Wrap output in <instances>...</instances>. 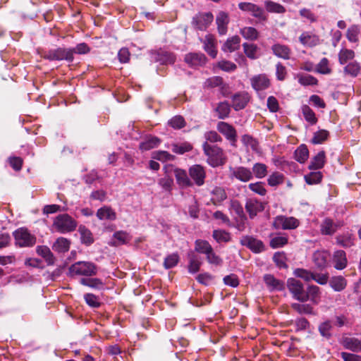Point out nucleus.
I'll return each mask as SVG.
<instances>
[{
    "label": "nucleus",
    "instance_id": "f257e3e1",
    "mask_svg": "<svg viewBox=\"0 0 361 361\" xmlns=\"http://www.w3.org/2000/svg\"><path fill=\"white\" fill-rule=\"evenodd\" d=\"M203 150L207 157V162L212 167L224 165L226 161V157L224 150L216 145H210L207 142L203 144Z\"/></svg>",
    "mask_w": 361,
    "mask_h": 361
},
{
    "label": "nucleus",
    "instance_id": "f03ea898",
    "mask_svg": "<svg viewBox=\"0 0 361 361\" xmlns=\"http://www.w3.org/2000/svg\"><path fill=\"white\" fill-rule=\"evenodd\" d=\"M97 273V267L90 262H78L69 267V274L71 276L75 275L93 276Z\"/></svg>",
    "mask_w": 361,
    "mask_h": 361
},
{
    "label": "nucleus",
    "instance_id": "7ed1b4c3",
    "mask_svg": "<svg viewBox=\"0 0 361 361\" xmlns=\"http://www.w3.org/2000/svg\"><path fill=\"white\" fill-rule=\"evenodd\" d=\"M54 226L61 233H68L77 227V222L68 214L58 215L54 221Z\"/></svg>",
    "mask_w": 361,
    "mask_h": 361
},
{
    "label": "nucleus",
    "instance_id": "20e7f679",
    "mask_svg": "<svg viewBox=\"0 0 361 361\" xmlns=\"http://www.w3.org/2000/svg\"><path fill=\"white\" fill-rule=\"evenodd\" d=\"M13 237L16 245L19 247H32L36 243V238L25 228L15 231Z\"/></svg>",
    "mask_w": 361,
    "mask_h": 361
},
{
    "label": "nucleus",
    "instance_id": "39448f33",
    "mask_svg": "<svg viewBox=\"0 0 361 361\" xmlns=\"http://www.w3.org/2000/svg\"><path fill=\"white\" fill-rule=\"evenodd\" d=\"M287 286L295 299L302 302L307 301L305 290L300 281L293 278L288 279L287 281Z\"/></svg>",
    "mask_w": 361,
    "mask_h": 361
},
{
    "label": "nucleus",
    "instance_id": "423d86ee",
    "mask_svg": "<svg viewBox=\"0 0 361 361\" xmlns=\"http://www.w3.org/2000/svg\"><path fill=\"white\" fill-rule=\"evenodd\" d=\"M300 221L293 216H277L274 218L272 226L276 229L290 230L298 227Z\"/></svg>",
    "mask_w": 361,
    "mask_h": 361
},
{
    "label": "nucleus",
    "instance_id": "0eeeda50",
    "mask_svg": "<svg viewBox=\"0 0 361 361\" xmlns=\"http://www.w3.org/2000/svg\"><path fill=\"white\" fill-rule=\"evenodd\" d=\"M214 16L212 13H199L192 18V26L199 30H205L212 23Z\"/></svg>",
    "mask_w": 361,
    "mask_h": 361
},
{
    "label": "nucleus",
    "instance_id": "6e6552de",
    "mask_svg": "<svg viewBox=\"0 0 361 361\" xmlns=\"http://www.w3.org/2000/svg\"><path fill=\"white\" fill-rule=\"evenodd\" d=\"M44 59L49 60H66L68 61H73V56L72 52L69 49L58 48L51 49L44 54Z\"/></svg>",
    "mask_w": 361,
    "mask_h": 361
},
{
    "label": "nucleus",
    "instance_id": "1a4fd4ad",
    "mask_svg": "<svg viewBox=\"0 0 361 361\" xmlns=\"http://www.w3.org/2000/svg\"><path fill=\"white\" fill-rule=\"evenodd\" d=\"M238 8L243 11L251 13L254 17L260 20L264 21L267 20L263 8L255 4L250 2H240L238 4Z\"/></svg>",
    "mask_w": 361,
    "mask_h": 361
},
{
    "label": "nucleus",
    "instance_id": "9d476101",
    "mask_svg": "<svg viewBox=\"0 0 361 361\" xmlns=\"http://www.w3.org/2000/svg\"><path fill=\"white\" fill-rule=\"evenodd\" d=\"M240 244L246 246L252 252L258 253L264 250V245L262 240L249 235H244L240 239Z\"/></svg>",
    "mask_w": 361,
    "mask_h": 361
},
{
    "label": "nucleus",
    "instance_id": "9b49d317",
    "mask_svg": "<svg viewBox=\"0 0 361 361\" xmlns=\"http://www.w3.org/2000/svg\"><path fill=\"white\" fill-rule=\"evenodd\" d=\"M245 208L250 219H254L258 213L264 209V203L255 198H250L246 201Z\"/></svg>",
    "mask_w": 361,
    "mask_h": 361
},
{
    "label": "nucleus",
    "instance_id": "f8f14e48",
    "mask_svg": "<svg viewBox=\"0 0 361 361\" xmlns=\"http://www.w3.org/2000/svg\"><path fill=\"white\" fill-rule=\"evenodd\" d=\"M189 175L197 186H202L204 183L206 172L203 166L195 164L190 167Z\"/></svg>",
    "mask_w": 361,
    "mask_h": 361
},
{
    "label": "nucleus",
    "instance_id": "ddd939ff",
    "mask_svg": "<svg viewBox=\"0 0 361 361\" xmlns=\"http://www.w3.org/2000/svg\"><path fill=\"white\" fill-rule=\"evenodd\" d=\"M250 82L252 88L257 92L264 90L270 86V80L264 74L253 76L250 79Z\"/></svg>",
    "mask_w": 361,
    "mask_h": 361
},
{
    "label": "nucleus",
    "instance_id": "4468645a",
    "mask_svg": "<svg viewBox=\"0 0 361 361\" xmlns=\"http://www.w3.org/2000/svg\"><path fill=\"white\" fill-rule=\"evenodd\" d=\"M204 51L212 58L217 55L216 40L212 35H207L202 40Z\"/></svg>",
    "mask_w": 361,
    "mask_h": 361
},
{
    "label": "nucleus",
    "instance_id": "2eb2a0df",
    "mask_svg": "<svg viewBox=\"0 0 361 361\" xmlns=\"http://www.w3.org/2000/svg\"><path fill=\"white\" fill-rule=\"evenodd\" d=\"M233 107L235 111L244 109L250 101V96L247 92H239L232 97Z\"/></svg>",
    "mask_w": 361,
    "mask_h": 361
},
{
    "label": "nucleus",
    "instance_id": "dca6fc26",
    "mask_svg": "<svg viewBox=\"0 0 361 361\" xmlns=\"http://www.w3.org/2000/svg\"><path fill=\"white\" fill-rule=\"evenodd\" d=\"M185 61L190 66H202L206 63L207 58L203 54L190 53L185 56Z\"/></svg>",
    "mask_w": 361,
    "mask_h": 361
},
{
    "label": "nucleus",
    "instance_id": "f3484780",
    "mask_svg": "<svg viewBox=\"0 0 361 361\" xmlns=\"http://www.w3.org/2000/svg\"><path fill=\"white\" fill-rule=\"evenodd\" d=\"M217 130L230 141L235 142L236 131L232 126L221 121L217 125Z\"/></svg>",
    "mask_w": 361,
    "mask_h": 361
},
{
    "label": "nucleus",
    "instance_id": "a211bd4d",
    "mask_svg": "<svg viewBox=\"0 0 361 361\" xmlns=\"http://www.w3.org/2000/svg\"><path fill=\"white\" fill-rule=\"evenodd\" d=\"M332 262L336 269L342 270L345 269L348 264L345 252L341 250L335 251L333 254Z\"/></svg>",
    "mask_w": 361,
    "mask_h": 361
},
{
    "label": "nucleus",
    "instance_id": "6ab92c4d",
    "mask_svg": "<svg viewBox=\"0 0 361 361\" xmlns=\"http://www.w3.org/2000/svg\"><path fill=\"white\" fill-rule=\"evenodd\" d=\"M173 173L177 181V183L182 188L191 187L193 183L188 178L187 173L185 170L180 169H174Z\"/></svg>",
    "mask_w": 361,
    "mask_h": 361
},
{
    "label": "nucleus",
    "instance_id": "aec40b11",
    "mask_svg": "<svg viewBox=\"0 0 361 361\" xmlns=\"http://www.w3.org/2000/svg\"><path fill=\"white\" fill-rule=\"evenodd\" d=\"M232 175L242 182H248L253 177L250 169L243 166H238L233 169Z\"/></svg>",
    "mask_w": 361,
    "mask_h": 361
},
{
    "label": "nucleus",
    "instance_id": "412c9836",
    "mask_svg": "<svg viewBox=\"0 0 361 361\" xmlns=\"http://www.w3.org/2000/svg\"><path fill=\"white\" fill-rule=\"evenodd\" d=\"M217 24L218 32L221 35H224L227 32L228 24L229 23L228 15L225 12H219L216 18Z\"/></svg>",
    "mask_w": 361,
    "mask_h": 361
},
{
    "label": "nucleus",
    "instance_id": "4be33fe9",
    "mask_svg": "<svg viewBox=\"0 0 361 361\" xmlns=\"http://www.w3.org/2000/svg\"><path fill=\"white\" fill-rule=\"evenodd\" d=\"M300 42L307 47H315L319 43V38L316 35L305 32L299 37Z\"/></svg>",
    "mask_w": 361,
    "mask_h": 361
},
{
    "label": "nucleus",
    "instance_id": "5701e85b",
    "mask_svg": "<svg viewBox=\"0 0 361 361\" xmlns=\"http://www.w3.org/2000/svg\"><path fill=\"white\" fill-rule=\"evenodd\" d=\"M264 281L268 288L271 290H281L284 288V284L282 281L276 279L271 274H266L264 276Z\"/></svg>",
    "mask_w": 361,
    "mask_h": 361
},
{
    "label": "nucleus",
    "instance_id": "b1692460",
    "mask_svg": "<svg viewBox=\"0 0 361 361\" xmlns=\"http://www.w3.org/2000/svg\"><path fill=\"white\" fill-rule=\"evenodd\" d=\"M343 345L345 348L353 352L361 351V341L353 337H346L343 339Z\"/></svg>",
    "mask_w": 361,
    "mask_h": 361
},
{
    "label": "nucleus",
    "instance_id": "393cba45",
    "mask_svg": "<svg viewBox=\"0 0 361 361\" xmlns=\"http://www.w3.org/2000/svg\"><path fill=\"white\" fill-rule=\"evenodd\" d=\"M329 257V254L326 251H317L313 255V261L318 268L323 269L327 264Z\"/></svg>",
    "mask_w": 361,
    "mask_h": 361
},
{
    "label": "nucleus",
    "instance_id": "a878e982",
    "mask_svg": "<svg viewBox=\"0 0 361 361\" xmlns=\"http://www.w3.org/2000/svg\"><path fill=\"white\" fill-rule=\"evenodd\" d=\"M154 59L162 64L173 63L176 61V56L173 54L163 50L159 51Z\"/></svg>",
    "mask_w": 361,
    "mask_h": 361
},
{
    "label": "nucleus",
    "instance_id": "bb28decb",
    "mask_svg": "<svg viewBox=\"0 0 361 361\" xmlns=\"http://www.w3.org/2000/svg\"><path fill=\"white\" fill-rule=\"evenodd\" d=\"M97 216L99 220L114 221L116 219V212L109 207H103L97 212Z\"/></svg>",
    "mask_w": 361,
    "mask_h": 361
},
{
    "label": "nucleus",
    "instance_id": "cd10ccee",
    "mask_svg": "<svg viewBox=\"0 0 361 361\" xmlns=\"http://www.w3.org/2000/svg\"><path fill=\"white\" fill-rule=\"evenodd\" d=\"M240 39L238 36H233L228 39L222 46V50L225 52H233L240 47Z\"/></svg>",
    "mask_w": 361,
    "mask_h": 361
},
{
    "label": "nucleus",
    "instance_id": "c85d7f7f",
    "mask_svg": "<svg viewBox=\"0 0 361 361\" xmlns=\"http://www.w3.org/2000/svg\"><path fill=\"white\" fill-rule=\"evenodd\" d=\"M271 49L274 54L281 59H288L291 53L290 49L286 45L276 44L272 46Z\"/></svg>",
    "mask_w": 361,
    "mask_h": 361
},
{
    "label": "nucleus",
    "instance_id": "c756f323",
    "mask_svg": "<svg viewBox=\"0 0 361 361\" xmlns=\"http://www.w3.org/2000/svg\"><path fill=\"white\" fill-rule=\"evenodd\" d=\"M211 194L212 195L211 200L214 204H219L227 198L225 190L221 187L214 188Z\"/></svg>",
    "mask_w": 361,
    "mask_h": 361
},
{
    "label": "nucleus",
    "instance_id": "7c9ffc66",
    "mask_svg": "<svg viewBox=\"0 0 361 361\" xmlns=\"http://www.w3.org/2000/svg\"><path fill=\"white\" fill-rule=\"evenodd\" d=\"M113 238L114 241L111 243V245L114 246L126 244L130 240V235L126 232L122 231L114 233Z\"/></svg>",
    "mask_w": 361,
    "mask_h": 361
},
{
    "label": "nucleus",
    "instance_id": "2f4dec72",
    "mask_svg": "<svg viewBox=\"0 0 361 361\" xmlns=\"http://www.w3.org/2000/svg\"><path fill=\"white\" fill-rule=\"evenodd\" d=\"M36 251L39 255L42 256L46 260L48 264L51 265L54 263V257L48 247L37 246Z\"/></svg>",
    "mask_w": 361,
    "mask_h": 361
},
{
    "label": "nucleus",
    "instance_id": "473e14b6",
    "mask_svg": "<svg viewBox=\"0 0 361 361\" xmlns=\"http://www.w3.org/2000/svg\"><path fill=\"white\" fill-rule=\"evenodd\" d=\"M330 286L335 291H341L343 290L346 285V280L341 276H334L329 281Z\"/></svg>",
    "mask_w": 361,
    "mask_h": 361
},
{
    "label": "nucleus",
    "instance_id": "72a5a7b5",
    "mask_svg": "<svg viewBox=\"0 0 361 361\" xmlns=\"http://www.w3.org/2000/svg\"><path fill=\"white\" fill-rule=\"evenodd\" d=\"M325 162V152L324 151L319 152L316 156H314L310 165V169H319L324 166Z\"/></svg>",
    "mask_w": 361,
    "mask_h": 361
},
{
    "label": "nucleus",
    "instance_id": "f704fd0d",
    "mask_svg": "<svg viewBox=\"0 0 361 361\" xmlns=\"http://www.w3.org/2000/svg\"><path fill=\"white\" fill-rule=\"evenodd\" d=\"M212 249V245L207 240L199 239L195 242V250L199 253L206 255L209 254Z\"/></svg>",
    "mask_w": 361,
    "mask_h": 361
},
{
    "label": "nucleus",
    "instance_id": "c9c22d12",
    "mask_svg": "<svg viewBox=\"0 0 361 361\" xmlns=\"http://www.w3.org/2000/svg\"><path fill=\"white\" fill-rule=\"evenodd\" d=\"M291 307L298 313L302 314H315L313 307L309 304L293 303Z\"/></svg>",
    "mask_w": 361,
    "mask_h": 361
},
{
    "label": "nucleus",
    "instance_id": "e433bc0d",
    "mask_svg": "<svg viewBox=\"0 0 361 361\" xmlns=\"http://www.w3.org/2000/svg\"><path fill=\"white\" fill-rule=\"evenodd\" d=\"M70 241L65 238H59L53 245V249L59 252H66L69 250Z\"/></svg>",
    "mask_w": 361,
    "mask_h": 361
},
{
    "label": "nucleus",
    "instance_id": "4c0bfd02",
    "mask_svg": "<svg viewBox=\"0 0 361 361\" xmlns=\"http://www.w3.org/2000/svg\"><path fill=\"white\" fill-rule=\"evenodd\" d=\"M218 114V117L220 119H224L228 116L231 111V106L226 102H222L218 104L215 109Z\"/></svg>",
    "mask_w": 361,
    "mask_h": 361
},
{
    "label": "nucleus",
    "instance_id": "58836bf2",
    "mask_svg": "<svg viewBox=\"0 0 361 361\" xmlns=\"http://www.w3.org/2000/svg\"><path fill=\"white\" fill-rule=\"evenodd\" d=\"M295 159L300 163H304L309 157V150L305 145H301L295 151Z\"/></svg>",
    "mask_w": 361,
    "mask_h": 361
},
{
    "label": "nucleus",
    "instance_id": "ea45409f",
    "mask_svg": "<svg viewBox=\"0 0 361 361\" xmlns=\"http://www.w3.org/2000/svg\"><path fill=\"white\" fill-rule=\"evenodd\" d=\"M192 146L190 143L185 142L182 143H174L171 145V149L174 153L183 154L191 151Z\"/></svg>",
    "mask_w": 361,
    "mask_h": 361
},
{
    "label": "nucleus",
    "instance_id": "a19ab883",
    "mask_svg": "<svg viewBox=\"0 0 361 361\" xmlns=\"http://www.w3.org/2000/svg\"><path fill=\"white\" fill-rule=\"evenodd\" d=\"M337 226L330 219H326L321 226V231L323 234L331 235L336 232Z\"/></svg>",
    "mask_w": 361,
    "mask_h": 361
},
{
    "label": "nucleus",
    "instance_id": "79ce46f5",
    "mask_svg": "<svg viewBox=\"0 0 361 361\" xmlns=\"http://www.w3.org/2000/svg\"><path fill=\"white\" fill-rule=\"evenodd\" d=\"M78 231L80 234L81 240L83 243L90 245L94 239L91 231L84 226H80Z\"/></svg>",
    "mask_w": 361,
    "mask_h": 361
},
{
    "label": "nucleus",
    "instance_id": "37998d69",
    "mask_svg": "<svg viewBox=\"0 0 361 361\" xmlns=\"http://www.w3.org/2000/svg\"><path fill=\"white\" fill-rule=\"evenodd\" d=\"M329 61L326 58L321 59L316 66L314 71L321 74L328 75L331 73V69L329 66Z\"/></svg>",
    "mask_w": 361,
    "mask_h": 361
},
{
    "label": "nucleus",
    "instance_id": "c03bdc74",
    "mask_svg": "<svg viewBox=\"0 0 361 361\" xmlns=\"http://www.w3.org/2000/svg\"><path fill=\"white\" fill-rule=\"evenodd\" d=\"M160 143V140L156 137H151L140 144L142 150H149L157 147Z\"/></svg>",
    "mask_w": 361,
    "mask_h": 361
},
{
    "label": "nucleus",
    "instance_id": "a18cd8bd",
    "mask_svg": "<svg viewBox=\"0 0 361 361\" xmlns=\"http://www.w3.org/2000/svg\"><path fill=\"white\" fill-rule=\"evenodd\" d=\"M264 5L267 11L269 12L283 13L286 11V9L283 6L269 0L266 1Z\"/></svg>",
    "mask_w": 361,
    "mask_h": 361
},
{
    "label": "nucleus",
    "instance_id": "49530a36",
    "mask_svg": "<svg viewBox=\"0 0 361 361\" xmlns=\"http://www.w3.org/2000/svg\"><path fill=\"white\" fill-rule=\"evenodd\" d=\"M252 172L256 178H262L267 174V167L264 164L256 163L252 167Z\"/></svg>",
    "mask_w": 361,
    "mask_h": 361
},
{
    "label": "nucleus",
    "instance_id": "de8ad7c7",
    "mask_svg": "<svg viewBox=\"0 0 361 361\" xmlns=\"http://www.w3.org/2000/svg\"><path fill=\"white\" fill-rule=\"evenodd\" d=\"M80 283L84 286H87L94 288L99 289L103 287V283L102 280L97 278H82L80 279Z\"/></svg>",
    "mask_w": 361,
    "mask_h": 361
},
{
    "label": "nucleus",
    "instance_id": "09e8293b",
    "mask_svg": "<svg viewBox=\"0 0 361 361\" xmlns=\"http://www.w3.org/2000/svg\"><path fill=\"white\" fill-rule=\"evenodd\" d=\"M307 300L310 299V300L317 304L318 302L317 298L319 295V288L317 286H309L307 290H305Z\"/></svg>",
    "mask_w": 361,
    "mask_h": 361
},
{
    "label": "nucleus",
    "instance_id": "8fccbe9b",
    "mask_svg": "<svg viewBox=\"0 0 361 361\" xmlns=\"http://www.w3.org/2000/svg\"><path fill=\"white\" fill-rule=\"evenodd\" d=\"M302 111L305 119L310 123L311 124H315L317 121V118H316L315 114L314 111L310 108L307 105H304L302 107Z\"/></svg>",
    "mask_w": 361,
    "mask_h": 361
},
{
    "label": "nucleus",
    "instance_id": "3c124183",
    "mask_svg": "<svg viewBox=\"0 0 361 361\" xmlns=\"http://www.w3.org/2000/svg\"><path fill=\"white\" fill-rule=\"evenodd\" d=\"M355 57V53L353 50L343 49L338 54V60L341 64H345L348 61Z\"/></svg>",
    "mask_w": 361,
    "mask_h": 361
},
{
    "label": "nucleus",
    "instance_id": "603ef678",
    "mask_svg": "<svg viewBox=\"0 0 361 361\" xmlns=\"http://www.w3.org/2000/svg\"><path fill=\"white\" fill-rule=\"evenodd\" d=\"M241 140L245 146L250 147L255 152H259V143L252 136L244 135Z\"/></svg>",
    "mask_w": 361,
    "mask_h": 361
},
{
    "label": "nucleus",
    "instance_id": "864d4df0",
    "mask_svg": "<svg viewBox=\"0 0 361 361\" xmlns=\"http://www.w3.org/2000/svg\"><path fill=\"white\" fill-rule=\"evenodd\" d=\"M359 33V26L356 25H353L350 27H348L347 30L346 37L350 42H356L358 41Z\"/></svg>",
    "mask_w": 361,
    "mask_h": 361
},
{
    "label": "nucleus",
    "instance_id": "5fc2aeb1",
    "mask_svg": "<svg viewBox=\"0 0 361 361\" xmlns=\"http://www.w3.org/2000/svg\"><path fill=\"white\" fill-rule=\"evenodd\" d=\"M212 236L218 243L231 240L230 233L223 230H214Z\"/></svg>",
    "mask_w": 361,
    "mask_h": 361
},
{
    "label": "nucleus",
    "instance_id": "6e6d98bb",
    "mask_svg": "<svg viewBox=\"0 0 361 361\" xmlns=\"http://www.w3.org/2000/svg\"><path fill=\"white\" fill-rule=\"evenodd\" d=\"M244 52L245 55L251 59H255L257 58V47L255 44H248V43H244L243 44Z\"/></svg>",
    "mask_w": 361,
    "mask_h": 361
},
{
    "label": "nucleus",
    "instance_id": "4d7b16f0",
    "mask_svg": "<svg viewBox=\"0 0 361 361\" xmlns=\"http://www.w3.org/2000/svg\"><path fill=\"white\" fill-rule=\"evenodd\" d=\"M241 35L247 39L255 40L258 37L257 30L252 27H245L240 30Z\"/></svg>",
    "mask_w": 361,
    "mask_h": 361
},
{
    "label": "nucleus",
    "instance_id": "13d9d810",
    "mask_svg": "<svg viewBox=\"0 0 361 361\" xmlns=\"http://www.w3.org/2000/svg\"><path fill=\"white\" fill-rule=\"evenodd\" d=\"M224 83L222 78L219 76H214L206 80L204 83L205 88H214L216 87H220Z\"/></svg>",
    "mask_w": 361,
    "mask_h": 361
},
{
    "label": "nucleus",
    "instance_id": "bf43d9fd",
    "mask_svg": "<svg viewBox=\"0 0 361 361\" xmlns=\"http://www.w3.org/2000/svg\"><path fill=\"white\" fill-rule=\"evenodd\" d=\"M322 178V173L319 171L310 172L305 176V180L309 185L319 183Z\"/></svg>",
    "mask_w": 361,
    "mask_h": 361
},
{
    "label": "nucleus",
    "instance_id": "052dcab7",
    "mask_svg": "<svg viewBox=\"0 0 361 361\" xmlns=\"http://www.w3.org/2000/svg\"><path fill=\"white\" fill-rule=\"evenodd\" d=\"M298 82L302 85H317L318 80L316 78L310 75H298Z\"/></svg>",
    "mask_w": 361,
    "mask_h": 361
},
{
    "label": "nucleus",
    "instance_id": "680f3d73",
    "mask_svg": "<svg viewBox=\"0 0 361 361\" xmlns=\"http://www.w3.org/2000/svg\"><path fill=\"white\" fill-rule=\"evenodd\" d=\"M284 176L279 172L273 173L267 179L268 184L271 186H276L283 181Z\"/></svg>",
    "mask_w": 361,
    "mask_h": 361
},
{
    "label": "nucleus",
    "instance_id": "e2e57ef3",
    "mask_svg": "<svg viewBox=\"0 0 361 361\" xmlns=\"http://www.w3.org/2000/svg\"><path fill=\"white\" fill-rule=\"evenodd\" d=\"M179 261V257L177 254L173 253L167 256L164 262V267L169 269L175 267Z\"/></svg>",
    "mask_w": 361,
    "mask_h": 361
},
{
    "label": "nucleus",
    "instance_id": "0e129e2a",
    "mask_svg": "<svg viewBox=\"0 0 361 361\" xmlns=\"http://www.w3.org/2000/svg\"><path fill=\"white\" fill-rule=\"evenodd\" d=\"M329 137V132L326 130H320L314 134L312 139L313 144H321Z\"/></svg>",
    "mask_w": 361,
    "mask_h": 361
},
{
    "label": "nucleus",
    "instance_id": "69168bd1",
    "mask_svg": "<svg viewBox=\"0 0 361 361\" xmlns=\"http://www.w3.org/2000/svg\"><path fill=\"white\" fill-rule=\"evenodd\" d=\"M332 329V325L330 321H326L322 323L319 326V331L323 337L326 338H329L331 336V334L330 332Z\"/></svg>",
    "mask_w": 361,
    "mask_h": 361
},
{
    "label": "nucleus",
    "instance_id": "338daca9",
    "mask_svg": "<svg viewBox=\"0 0 361 361\" xmlns=\"http://www.w3.org/2000/svg\"><path fill=\"white\" fill-rule=\"evenodd\" d=\"M360 66L359 63L357 62H352L348 64L344 68V72L345 73L350 75L353 77H355L357 75L358 73L360 72Z\"/></svg>",
    "mask_w": 361,
    "mask_h": 361
},
{
    "label": "nucleus",
    "instance_id": "774afa93",
    "mask_svg": "<svg viewBox=\"0 0 361 361\" xmlns=\"http://www.w3.org/2000/svg\"><path fill=\"white\" fill-rule=\"evenodd\" d=\"M168 124L175 129H180L185 126V121L182 116H176L169 121Z\"/></svg>",
    "mask_w": 361,
    "mask_h": 361
}]
</instances>
